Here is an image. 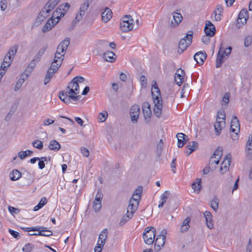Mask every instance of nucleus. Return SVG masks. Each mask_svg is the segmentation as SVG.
Returning <instances> with one entry per match:
<instances>
[{
	"label": "nucleus",
	"mask_w": 252,
	"mask_h": 252,
	"mask_svg": "<svg viewBox=\"0 0 252 252\" xmlns=\"http://www.w3.org/2000/svg\"><path fill=\"white\" fill-rule=\"evenodd\" d=\"M152 94L155 103L154 113L159 118L161 115L162 109V100L159 88L155 87V89L152 90Z\"/></svg>",
	"instance_id": "f257e3e1"
},
{
	"label": "nucleus",
	"mask_w": 252,
	"mask_h": 252,
	"mask_svg": "<svg viewBox=\"0 0 252 252\" xmlns=\"http://www.w3.org/2000/svg\"><path fill=\"white\" fill-rule=\"evenodd\" d=\"M134 27V20L130 15H126L122 17L120 22V28L122 32H127L131 31Z\"/></svg>",
	"instance_id": "f03ea898"
},
{
	"label": "nucleus",
	"mask_w": 252,
	"mask_h": 252,
	"mask_svg": "<svg viewBox=\"0 0 252 252\" xmlns=\"http://www.w3.org/2000/svg\"><path fill=\"white\" fill-rule=\"evenodd\" d=\"M166 233L165 230H162L155 240V249L157 252L160 251L161 247L164 245Z\"/></svg>",
	"instance_id": "7ed1b4c3"
},
{
	"label": "nucleus",
	"mask_w": 252,
	"mask_h": 252,
	"mask_svg": "<svg viewBox=\"0 0 252 252\" xmlns=\"http://www.w3.org/2000/svg\"><path fill=\"white\" fill-rule=\"evenodd\" d=\"M24 230L26 231H38V234L40 236L49 237L53 235V233L51 231L47 229L46 227L43 226H36L31 228H25Z\"/></svg>",
	"instance_id": "20e7f679"
},
{
	"label": "nucleus",
	"mask_w": 252,
	"mask_h": 252,
	"mask_svg": "<svg viewBox=\"0 0 252 252\" xmlns=\"http://www.w3.org/2000/svg\"><path fill=\"white\" fill-rule=\"evenodd\" d=\"M92 0H86L80 6L79 13L76 16L74 19L75 23L80 21L82 18L83 16L85 15V11L87 10L89 6L90 3L91 2Z\"/></svg>",
	"instance_id": "39448f33"
},
{
	"label": "nucleus",
	"mask_w": 252,
	"mask_h": 252,
	"mask_svg": "<svg viewBox=\"0 0 252 252\" xmlns=\"http://www.w3.org/2000/svg\"><path fill=\"white\" fill-rule=\"evenodd\" d=\"M231 162V155L228 154L225 156L220 165V172L221 174L225 173L229 170Z\"/></svg>",
	"instance_id": "423d86ee"
},
{
	"label": "nucleus",
	"mask_w": 252,
	"mask_h": 252,
	"mask_svg": "<svg viewBox=\"0 0 252 252\" xmlns=\"http://www.w3.org/2000/svg\"><path fill=\"white\" fill-rule=\"evenodd\" d=\"M129 114L131 122L136 123L140 115L139 106L137 104H133L130 109Z\"/></svg>",
	"instance_id": "0eeeda50"
},
{
	"label": "nucleus",
	"mask_w": 252,
	"mask_h": 252,
	"mask_svg": "<svg viewBox=\"0 0 252 252\" xmlns=\"http://www.w3.org/2000/svg\"><path fill=\"white\" fill-rule=\"evenodd\" d=\"M248 12L247 9H243L240 12L238 15V18L237 22V26L238 28L241 27V25H239L240 23L243 25L247 22V20L248 19Z\"/></svg>",
	"instance_id": "6e6552de"
},
{
	"label": "nucleus",
	"mask_w": 252,
	"mask_h": 252,
	"mask_svg": "<svg viewBox=\"0 0 252 252\" xmlns=\"http://www.w3.org/2000/svg\"><path fill=\"white\" fill-rule=\"evenodd\" d=\"M204 31L207 36L213 37L216 33V28L210 21L207 20L206 21Z\"/></svg>",
	"instance_id": "1a4fd4ad"
},
{
	"label": "nucleus",
	"mask_w": 252,
	"mask_h": 252,
	"mask_svg": "<svg viewBox=\"0 0 252 252\" xmlns=\"http://www.w3.org/2000/svg\"><path fill=\"white\" fill-rule=\"evenodd\" d=\"M139 203V201L135 200L134 197H131L129 201V205L127 209V213H132V215H134V213L138 208Z\"/></svg>",
	"instance_id": "9d476101"
},
{
	"label": "nucleus",
	"mask_w": 252,
	"mask_h": 252,
	"mask_svg": "<svg viewBox=\"0 0 252 252\" xmlns=\"http://www.w3.org/2000/svg\"><path fill=\"white\" fill-rule=\"evenodd\" d=\"M172 19L170 22V26L171 27H175L177 26L183 20V16L181 13L173 12L172 13Z\"/></svg>",
	"instance_id": "9b49d317"
},
{
	"label": "nucleus",
	"mask_w": 252,
	"mask_h": 252,
	"mask_svg": "<svg viewBox=\"0 0 252 252\" xmlns=\"http://www.w3.org/2000/svg\"><path fill=\"white\" fill-rule=\"evenodd\" d=\"M154 231H150L146 234H143V238L145 243L147 245H151L153 243L155 237L156 229L153 228Z\"/></svg>",
	"instance_id": "f8f14e48"
},
{
	"label": "nucleus",
	"mask_w": 252,
	"mask_h": 252,
	"mask_svg": "<svg viewBox=\"0 0 252 252\" xmlns=\"http://www.w3.org/2000/svg\"><path fill=\"white\" fill-rule=\"evenodd\" d=\"M240 129V126L239 121L236 116H233L230 126V132H235V131L239 132Z\"/></svg>",
	"instance_id": "ddd939ff"
},
{
	"label": "nucleus",
	"mask_w": 252,
	"mask_h": 252,
	"mask_svg": "<svg viewBox=\"0 0 252 252\" xmlns=\"http://www.w3.org/2000/svg\"><path fill=\"white\" fill-rule=\"evenodd\" d=\"M58 21H55L54 19L51 18L49 19L46 24L42 27V31L43 32H46L50 31L57 23Z\"/></svg>",
	"instance_id": "4468645a"
},
{
	"label": "nucleus",
	"mask_w": 252,
	"mask_h": 252,
	"mask_svg": "<svg viewBox=\"0 0 252 252\" xmlns=\"http://www.w3.org/2000/svg\"><path fill=\"white\" fill-rule=\"evenodd\" d=\"M142 111L144 118H150L152 115V111L150 104L148 102H144L142 104Z\"/></svg>",
	"instance_id": "2eb2a0df"
},
{
	"label": "nucleus",
	"mask_w": 252,
	"mask_h": 252,
	"mask_svg": "<svg viewBox=\"0 0 252 252\" xmlns=\"http://www.w3.org/2000/svg\"><path fill=\"white\" fill-rule=\"evenodd\" d=\"M207 58V54L205 52H198L195 54L193 58L197 63L202 64Z\"/></svg>",
	"instance_id": "dca6fc26"
},
{
	"label": "nucleus",
	"mask_w": 252,
	"mask_h": 252,
	"mask_svg": "<svg viewBox=\"0 0 252 252\" xmlns=\"http://www.w3.org/2000/svg\"><path fill=\"white\" fill-rule=\"evenodd\" d=\"M185 71L181 69H178L175 75V80L178 86L181 85L184 82V75Z\"/></svg>",
	"instance_id": "f3484780"
},
{
	"label": "nucleus",
	"mask_w": 252,
	"mask_h": 252,
	"mask_svg": "<svg viewBox=\"0 0 252 252\" xmlns=\"http://www.w3.org/2000/svg\"><path fill=\"white\" fill-rule=\"evenodd\" d=\"M69 43L70 38L67 37L60 43L57 47V49L61 50L62 53L65 54Z\"/></svg>",
	"instance_id": "a211bd4d"
},
{
	"label": "nucleus",
	"mask_w": 252,
	"mask_h": 252,
	"mask_svg": "<svg viewBox=\"0 0 252 252\" xmlns=\"http://www.w3.org/2000/svg\"><path fill=\"white\" fill-rule=\"evenodd\" d=\"M112 17V12L111 10L108 7H106L104 12L102 13V20L104 22L107 23Z\"/></svg>",
	"instance_id": "6ab92c4d"
},
{
	"label": "nucleus",
	"mask_w": 252,
	"mask_h": 252,
	"mask_svg": "<svg viewBox=\"0 0 252 252\" xmlns=\"http://www.w3.org/2000/svg\"><path fill=\"white\" fill-rule=\"evenodd\" d=\"M116 57V55L110 51H107L103 54V59L110 63L114 62L115 61Z\"/></svg>",
	"instance_id": "aec40b11"
},
{
	"label": "nucleus",
	"mask_w": 252,
	"mask_h": 252,
	"mask_svg": "<svg viewBox=\"0 0 252 252\" xmlns=\"http://www.w3.org/2000/svg\"><path fill=\"white\" fill-rule=\"evenodd\" d=\"M198 147V143L195 141H190L188 144L186 146V149L189 150L190 151L189 152L188 151L185 153L187 156H188L191 153L195 151Z\"/></svg>",
	"instance_id": "412c9836"
},
{
	"label": "nucleus",
	"mask_w": 252,
	"mask_h": 252,
	"mask_svg": "<svg viewBox=\"0 0 252 252\" xmlns=\"http://www.w3.org/2000/svg\"><path fill=\"white\" fill-rule=\"evenodd\" d=\"M222 49V45H220V50L217 55V58L216 60V66L217 68H219L221 66L222 63L224 62V59L225 58L224 55L221 53V50Z\"/></svg>",
	"instance_id": "4be33fe9"
},
{
	"label": "nucleus",
	"mask_w": 252,
	"mask_h": 252,
	"mask_svg": "<svg viewBox=\"0 0 252 252\" xmlns=\"http://www.w3.org/2000/svg\"><path fill=\"white\" fill-rule=\"evenodd\" d=\"M108 230L107 228L103 229L100 233L99 234L98 243H99L100 245L104 246L105 243V241L107 238Z\"/></svg>",
	"instance_id": "5701e85b"
},
{
	"label": "nucleus",
	"mask_w": 252,
	"mask_h": 252,
	"mask_svg": "<svg viewBox=\"0 0 252 252\" xmlns=\"http://www.w3.org/2000/svg\"><path fill=\"white\" fill-rule=\"evenodd\" d=\"M61 148L60 144L55 140H52L50 141L48 145V149L50 150L55 152L58 151Z\"/></svg>",
	"instance_id": "b1692460"
},
{
	"label": "nucleus",
	"mask_w": 252,
	"mask_h": 252,
	"mask_svg": "<svg viewBox=\"0 0 252 252\" xmlns=\"http://www.w3.org/2000/svg\"><path fill=\"white\" fill-rule=\"evenodd\" d=\"M190 44L188 43V41L185 38H182L179 43L178 52L182 53Z\"/></svg>",
	"instance_id": "393cba45"
},
{
	"label": "nucleus",
	"mask_w": 252,
	"mask_h": 252,
	"mask_svg": "<svg viewBox=\"0 0 252 252\" xmlns=\"http://www.w3.org/2000/svg\"><path fill=\"white\" fill-rule=\"evenodd\" d=\"M191 219L190 217H187L183 222L182 225L180 228V231L182 233L185 232L187 231L189 227V223L190 222Z\"/></svg>",
	"instance_id": "a878e982"
},
{
	"label": "nucleus",
	"mask_w": 252,
	"mask_h": 252,
	"mask_svg": "<svg viewBox=\"0 0 252 252\" xmlns=\"http://www.w3.org/2000/svg\"><path fill=\"white\" fill-rule=\"evenodd\" d=\"M142 192L143 187L141 186H139L134 190L131 197H134L135 200L140 201Z\"/></svg>",
	"instance_id": "bb28decb"
},
{
	"label": "nucleus",
	"mask_w": 252,
	"mask_h": 252,
	"mask_svg": "<svg viewBox=\"0 0 252 252\" xmlns=\"http://www.w3.org/2000/svg\"><path fill=\"white\" fill-rule=\"evenodd\" d=\"M225 124V121H219L216 120V122L214 124V127L216 133L217 135H219L221 132L222 126Z\"/></svg>",
	"instance_id": "cd10ccee"
},
{
	"label": "nucleus",
	"mask_w": 252,
	"mask_h": 252,
	"mask_svg": "<svg viewBox=\"0 0 252 252\" xmlns=\"http://www.w3.org/2000/svg\"><path fill=\"white\" fill-rule=\"evenodd\" d=\"M21 177V172L17 169H14L9 173V177L12 181H16Z\"/></svg>",
	"instance_id": "c85d7f7f"
},
{
	"label": "nucleus",
	"mask_w": 252,
	"mask_h": 252,
	"mask_svg": "<svg viewBox=\"0 0 252 252\" xmlns=\"http://www.w3.org/2000/svg\"><path fill=\"white\" fill-rule=\"evenodd\" d=\"M12 62V58L11 56H5L3 59V62L1 63L0 68L5 70V68L9 66Z\"/></svg>",
	"instance_id": "c756f323"
},
{
	"label": "nucleus",
	"mask_w": 252,
	"mask_h": 252,
	"mask_svg": "<svg viewBox=\"0 0 252 252\" xmlns=\"http://www.w3.org/2000/svg\"><path fill=\"white\" fill-rule=\"evenodd\" d=\"M64 15V13L62 11H60L59 7L53 12V16L51 18L54 19L55 21H58L60 20L61 18Z\"/></svg>",
	"instance_id": "7c9ffc66"
},
{
	"label": "nucleus",
	"mask_w": 252,
	"mask_h": 252,
	"mask_svg": "<svg viewBox=\"0 0 252 252\" xmlns=\"http://www.w3.org/2000/svg\"><path fill=\"white\" fill-rule=\"evenodd\" d=\"M176 136L178 139V147L182 148L185 144V136L186 135L183 133H179Z\"/></svg>",
	"instance_id": "2f4dec72"
},
{
	"label": "nucleus",
	"mask_w": 252,
	"mask_h": 252,
	"mask_svg": "<svg viewBox=\"0 0 252 252\" xmlns=\"http://www.w3.org/2000/svg\"><path fill=\"white\" fill-rule=\"evenodd\" d=\"M133 215L132 213H128L124 215L119 223L120 226H123L126 222L132 218Z\"/></svg>",
	"instance_id": "473e14b6"
},
{
	"label": "nucleus",
	"mask_w": 252,
	"mask_h": 252,
	"mask_svg": "<svg viewBox=\"0 0 252 252\" xmlns=\"http://www.w3.org/2000/svg\"><path fill=\"white\" fill-rule=\"evenodd\" d=\"M60 0H49L44 6V9L46 8H48L51 10H53Z\"/></svg>",
	"instance_id": "72a5a7b5"
},
{
	"label": "nucleus",
	"mask_w": 252,
	"mask_h": 252,
	"mask_svg": "<svg viewBox=\"0 0 252 252\" xmlns=\"http://www.w3.org/2000/svg\"><path fill=\"white\" fill-rule=\"evenodd\" d=\"M55 71L51 70V69H48L47 72V74L45 76L44 80V85H46L47 83H48L51 79L53 77V75L55 73Z\"/></svg>",
	"instance_id": "f704fd0d"
},
{
	"label": "nucleus",
	"mask_w": 252,
	"mask_h": 252,
	"mask_svg": "<svg viewBox=\"0 0 252 252\" xmlns=\"http://www.w3.org/2000/svg\"><path fill=\"white\" fill-rule=\"evenodd\" d=\"M201 180L200 179L197 178L195 180V182L192 184V189L194 191L197 192H199L201 189Z\"/></svg>",
	"instance_id": "c9c22d12"
},
{
	"label": "nucleus",
	"mask_w": 252,
	"mask_h": 252,
	"mask_svg": "<svg viewBox=\"0 0 252 252\" xmlns=\"http://www.w3.org/2000/svg\"><path fill=\"white\" fill-rule=\"evenodd\" d=\"M246 151L248 155L252 157V138L250 139V137L246 145Z\"/></svg>",
	"instance_id": "e433bc0d"
},
{
	"label": "nucleus",
	"mask_w": 252,
	"mask_h": 252,
	"mask_svg": "<svg viewBox=\"0 0 252 252\" xmlns=\"http://www.w3.org/2000/svg\"><path fill=\"white\" fill-rule=\"evenodd\" d=\"M62 63H61V61H53V62L52 63L51 66L49 69H51V70L55 71V72H56L59 69V68L61 65Z\"/></svg>",
	"instance_id": "4c0bfd02"
},
{
	"label": "nucleus",
	"mask_w": 252,
	"mask_h": 252,
	"mask_svg": "<svg viewBox=\"0 0 252 252\" xmlns=\"http://www.w3.org/2000/svg\"><path fill=\"white\" fill-rule=\"evenodd\" d=\"M222 150L223 149L221 147H218L212 155L213 158L220 159L222 156Z\"/></svg>",
	"instance_id": "58836bf2"
},
{
	"label": "nucleus",
	"mask_w": 252,
	"mask_h": 252,
	"mask_svg": "<svg viewBox=\"0 0 252 252\" xmlns=\"http://www.w3.org/2000/svg\"><path fill=\"white\" fill-rule=\"evenodd\" d=\"M219 199L217 197H215L211 201L210 206L216 212L218 210L219 207Z\"/></svg>",
	"instance_id": "ea45409f"
},
{
	"label": "nucleus",
	"mask_w": 252,
	"mask_h": 252,
	"mask_svg": "<svg viewBox=\"0 0 252 252\" xmlns=\"http://www.w3.org/2000/svg\"><path fill=\"white\" fill-rule=\"evenodd\" d=\"M47 199L46 198H42L38 203V204L36 205L34 208L33 211H36L41 208L44 205L47 203Z\"/></svg>",
	"instance_id": "a19ab883"
},
{
	"label": "nucleus",
	"mask_w": 252,
	"mask_h": 252,
	"mask_svg": "<svg viewBox=\"0 0 252 252\" xmlns=\"http://www.w3.org/2000/svg\"><path fill=\"white\" fill-rule=\"evenodd\" d=\"M72 87L75 91L77 93H79V87L78 83L76 82V81L74 79L68 84V88Z\"/></svg>",
	"instance_id": "79ce46f5"
},
{
	"label": "nucleus",
	"mask_w": 252,
	"mask_h": 252,
	"mask_svg": "<svg viewBox=\"0 0 252 252\" xmlns=\"http://www.w3.org/2000/svg\"><path fill=\"white\" fill-rule=\"evenodd\" d=\"M163 145V141L160 139L157 145L156 152L158 157H160L162 154Z\"/></svg>",
	"instance_id": "37998d69"
},
{
	"label": "nucleus",
	"mask_w": 252,
	"mask_h": 252,
	"mask_svg": "<svg viewBox=\"0 0 252 252\" xmlns=\"http://www.w3.org/2000/svg\"><path fill=\"white\" fill-rule=\"evenodd\" d=\"M34 248V245L31 243L26 244L22 250L24 252H31Z\"/></svg>",
	"instance_id": "c03bdc74"
},
{
	"label": "nucleus",
	"mask_w": 252,
	"mask_h": 252,
	"mask_svg": "<svg viewBox=\"0 0 252 252\" xmlns=\"http://www.w3.org/2000/svg\"><path fill=\"white\" fill-rule=\"evenodd\" d=\"M32 145L33 147L41 150L43 148V143L39 140H35L32 142Z\"/></svg>",
	"instance_id": "a18cd8bd"
},
{
	"label": "nucleus",
	"mask_w": 252,
	"mask_h": 252,
	"mask_svg": "<svg viewBox=\"0 0 252 252\" xmlns=\"http://www.w3.org/2000/svg\"><path fill=\"white\" fill-rule=\"evenodd\" d=\"M193 32L190 31L188 32L186 35L183 38H185L188 41V44H191L193 37Z\"/></svg>",
	"instance_id": "49530a36"
},
{
	"label": "nucleus",
	"mask_w": 252,
	"mask_h": 252,
	"mask_svg": "<svg viewBox=\"0 0 252 252\" xmlns=\"http://www.w3.org/2000/svg\"><path fill=\"white\" fill-rule=\"evenodd\" d=\"M18 48V46L17 45H15L13 46H12L9 49V50L8 52V54L9 55V56H11V57L12 56H14L17 53Z\"/></svg>",
	"instance_id": "de8ad7c7"
},
{
	"label": "nucleus",
	"mask_w": 252,
	"mask_h": 252,
	"mask_svg": "<svg viewBox=\"0 0 252 252\" xmlns=\"http://www.w3.org/2000/svg\"><path fill=\"white\" fill-rule=\"evenodd\" d=\"M252 42V36L247 35L244 39V46L246 47H249Z\"/></svg>",
	"instance_id": "09e8293b"
},
{
	"label": "nucleus",
	"mask_w": 252,
	"mask_h": 252,
	"mask_svg": "<svg viewBox=\"0 0 252 252\" xmlns=\"http://www.w3.org/2000/svg\"><path fill=\"white\" fill-rule=\"evenodd\" d=\"M107 116L108 114L106 111H105L104 112H101L98 116V119L100 121V122H103L106 120Z\"/></svg>",
	"instance_id": "8fccbe9b"
},
{
	"label": "nucleus",
	"mask_w": 252,
	"mask_h": 252,
	"mask_svg": "<svg viewBox=\"0 0 252 252\" xmlns=\"http://www.w3.org/2000/svg\"><path fill=\"white\" fill-rule=\"evenodd\" d=\"M52 10H51L48 8H46L45 9H44V7L39 14L43 15V17L44 16V17L47 18L49 16V13Z\"/></svg>",
	"instance_id": "3c124183"
},
{
	"label": "nucleus",
	"mask_w": 252,
	"mask_h": 252,
	"mask_svg": "<svg viewBox=\"0 0 252 252\" xmlns=\"http://www.w3.org/2000/svg\"><path fill=\"white\" fill-rule=\"evenodd\" d=\"M24 83V80L23 78H20L17 83L16 84L14 91L15 92L17 91L18 90H19L21 87H22L23 84Z\"/></svg>",
	"instance_id": "603ef678"
},
{
	"label": "nucleus",
	"mask_w": 252,
	"mask_h": 252,
	"mask_svg": "<svg viewBox=\"0 0 252 252\" xmlns=\"http://www.w3.org/2000/svg\"><path fill=\"white\" fill-rule=\"evenodd\" d=\"M9 233L15 238L18 239L20 237V235L19 232L13 230L11 229H9L8 230Z\"/></svg>",
	"instance_id": "864d4df0"
},
{
	"label": "nucleus",
	"mask_w": 252,
	"mask_h": 252,
	"mask_svg": "<svg viewBox=\"0 0 252 252\" xmlns=\"http://www.w3.org/2000/svg\"><path fill=\"white\" fill-rule=\"evenodd\" d=\"M218 119H222V121H224L225 119V114L224 112V111H219L218 112V115L217 120H218Z\"/></svg>",
	"instance_id": "5fc2aeb1"
},
{
	"label": "nucleus",
	"mask_w": 252,
	"mask_h": 252,
	"mask_svg": "<svg viewBox=\"0 0 252 252\" xmlns=\"http://www.w3.org/2000/svg\"><path fill=\"white\" fill-rule=\"evenodd\" d=\"M170 194L169 191L166 190L164 192V193L161 195L160 198L162 200V202L165 203L166 199L168 198V195Z\"/></svg>",
	"instance_id": "6e6d98bb"
},
{
	"label": "nucleus",
	"mask_w": 252,
	"mask_h": 252,
	"mask_svg": "<svg viewBox=\"0 0 252 252\" xmlns=\"http://www.w3.org/2000/svg\"><path fill=\"white\" fill-rule=\"evenodd\" d=\"M8 210L12 215L17 214L20 212L19 209L11 206L8 207Z\"/></svg>",
	"instance_id": "4d7b16f0"
},
{
	"label": "nucleus",
	"mask_w": 252,
	"mask_h": 252,
	"mask_svg": "<svg viewBox=\"0 0 252 252\" xmlns=\"http://www.w3.org/2000/svg\"><path fill=\"white\" fill-rule=\"evenodd\" d=\"M93 208L95 212H98L101 208V203L94 202Z\"/></svg>",
	"instance_id": "13d9d810"
},
{
	"label": "nucleus",
	"mask_w": 252,
	"mask_h": 252,
	"mask_svg": "<svg viewBox=\"0 0 252 252\" xmlns=\"http://www.w3.org/2000/svg\"><path fill=\"white\" fill-rule=\"evenodd\" d=\"M48 48V45L46 44L44 45L38 52L37 54L38 56L42 57L45 53V51Z\"/></svg>",
	"instance_id": "bf43d9fd"
},
{
	"label": "nucleus",
	"mask_w": 252,
	"mask_h": 252,
	"mask_svg": "<svg viewBox=\"0 0 252 252\" xmlns=\"http://www.w3.org/2000/svg\"><path fill=\"white\" fill-rule=\"evenodd\" d=\"M59 7L60 11L63 10L65 12L67 10L69 9L70 5L67 3H65L64 4L60 5Z\"/></svg>",
	"instance_id": "052dcab7"
},
{
	"label": "nucleus",
	"mask_w": 252,
	"mask_h": 252,
	"mask_svg": "<svg viewBox=\"0 0 252 252\" xmlns=\"http://www.w3.org/2000/svg\"><path fill=\"white\" fill-rule=\"evenodd\" d=\"M0 6L1 11L5 10L7 7V0H1Z\"/></svg>",
	"instance_id": "680f3d73"
},
{
	"label": "nucleus",
	"mask_w": 252,
	"mask_h": 252,
	"mask_svg": "<svg viewBox=\"0 0 252 252\" xmlns=\"http://www.w3.org/2000/svg\"><path fill=\"white\" fill-rule=\"evenodd\" d=\"M41 57L40 56H38V54H37L34 57V59L32 61V64L36 65V63L39 62L41 60Z\"/></svg>",
	"instance_id": "e2e57ef3"
},
{
	"label": "nucleus",
	"mask_w": 252,
	"mask_h": 252,
	"mask_svg": "<svg viewBox=\"0 0 252 252\" xmlns=\"http://www.w3.org/2000/svg\"><path fill=\"white\" fill-rule=\"evenodd\" d=\"M206 223L207 227L209 228L212 229L213 228L214 224L213 222L212 219L206 220Z\"/></svg>",
	"instance_id": "0e129e2a"
},
{
	"label": "nucleus",
	"mask_w": 252,
	"mask_h": 252,
	"mask_svg": "<svg viewBox=\"0 0 252 252\" xmlns=\"http://www.w3.org/2000/svg\"><path fill=\"white\" fill-rule=\"evenodd\" d=\"M81 153L83 155L84 157H88L89 156V150L85 147H83L81 148Z\"/></svg>",
	"instance_id": "69168bd1"
},
{
	"label": "nucleus",
	"mask_w": 252,
	"mask_h": 252,
	"mask_svg": "<svg viewBox=\"0 0 252 252\" xmlns=\"http://www.w3.org/2000/svg\"><path fill=\"white\" fill-rule=\"evenodd\" d=\"M232 50V47L229 46L227 48H226L224 50H223L221 53H223V54L225 56H228L231 54Z\"/></svg>",
	"instance_id": "338daca9"
},
{
	"label": "nucleus",
	"mask_w": 252,
	"mask_h": 252,
	"mask_svg": "<svg viewBox=\"0 0 252 252\" xmlns=\"http://www.w3.org/2000/svg\"><path fill=\"white\" fill-rule=\"evenodd\" d=\"M103 246L100 245L99 243H97L96 246L94 248L95 252H101L102 248Z\"/></svg>",
	"instance_id": "774afa93"
}]
</instances>
